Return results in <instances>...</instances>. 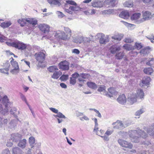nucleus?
<instances>
[{"label":"nucleus","mask_w":154,"mask_h":154,"mask_svg":"<svg viewBox=\"0 0 154 154\" xmlns=\"http://www.w3.org/2000/svg\"><path fill=\"white\" fill-rule=\"evenodd\" d=\"M151 78L149 77L145 76L142 79L141 85L142 86H147L149 84Z\"/></svg>","instance_id":"obj_15"},{"label":"nucleus","mask_w":154,"mask_h":154,"mask_svg":"<svg viewBox=\"0 0 154 154\" xmlns=\"http://www.w3.org/2000/svg\"><path fill=\"white\" fill-rule=\"evenodd\" d=\"M34 56L38 64H42L44 63L45 57V53L42 52L36 53L34 55Z\"/></svg>","instance_id":"obj_3"},{"label":"nucleus","mask_w":154,"mask_h":154,"mask_svg":"<svg viewBox=\"0 0 154 154\" xmlns=\"http://www.w3.org/2000/svg\"><path fill=\"white\" fill-rule=\"evenodd\" d=\"M142 144H144L145 145L146 147H151L152 148L154 149V144L152 146V144L149 141H146L142 143Z\"/></svg>","instance_id":"obj_44"},{"label":"nucleus","mask_w":154,"mask_h":154,"mask_svg":"<svg viewBox=\"0 0 154 154\" xmlns=\"http://www.w3.org/2000/svg\"><path fill=\"white\" fill-rule=\"evenodd\" d=\"M118 142L121 146L125 148L131 149L133 146L132 144L122 139H119Z\"/></svg>","instance_id":"obj_5"},{"label":"nucleus","mask_w":154,"mask_h":154,"mask_svg":"<svg viewBox=\"0 0 154 154\" xmlns=\"http://www.w3.org/2000/svg\"><path fill=\"white\" fill-rule=\"evenodd\" d=\"M79 75L77 72H75L72 75V77L76 79Z\"/></svg>","instance_id":"obj_64"},{"label":"nucleus","mask_w":154,"mask_h":154,"mask_svg":"<svg viewBox=\"0 0 154 154\" xmlns=\"http://www.w3.org/2000/svg\"><path fill=\"white\" fill-rule=\"evenodd\" d=\"M17 124V121L16 119L11 120L10 123V127L11 128H14L16 126Z\"/></svg>","instance_id":"obj_48"},{"label":"nucleus","mask_w":154,"mask_h":154,"mask_svg":"<svg viewBox=\"0 0 154 154\" xmlns=\"http://www.w3.org/2000/svg\"><path fill=\"white\" fill-rule=\"evenodd\" d=\"M91 39L90 38H83V43H90Z\"/></svg>","instance_id":"obj_57"},{"label":"nucleus","mask_w":154,"mask_h":154,"mask_svg":"<svg viewBox=\"0 0 154 154\" xmlns=\"http://www.w3.org/2000/svg\"><path fill=\"white\" fill-rule=\"evenodd\" d=\"M27 20L28 23L33 25L35 26L37 24V20L34 18H28Z\"/></svg>","instance_id":"obj_28"},{"label":"nucleus","mask_w":154,"mask_h":154,"mask_svg":"<svg viewBox=\"0 0 154 154\" xmlns=\"http://www.w3.org/2000/svg\"><path fill=\"white\" fill-rule=\"evenodd\" d=\"M147 133L150 136H153L154 138V126L149 128H144Z\"/></svg>","instance_id":"obj_21"},{"label":"nucleus","mask_w":154,"mask_h":154,"mask_svg":"<svg viewBox=\"0 0 154 154\" xmlns=\"http://www.w3.org/2000/svg\"><path fill=\"white\" fill-rule=\"evenodd\" d=\"M144 97H128V101L130 103L132 104L136 101L140 102L144 99Z\"/></svg>","instance_id":"obj_12"},{"label":"nucleus","mask_w":154,"mask_h":154,"mask_svg":"<svg viewBox=\"0 0 154 154\" xmlns=\"http://www.w3.org/2000/svg\"><path fill=\"white\" fill-rule=\"evenodd\" d=\"M4 66L6 68L0 69V72L8 74V71L10 66V64L9 63L8 61H7L4 63Z\"/></svg>","instance_id":"obj_17"},{"label":"nucleus","mask_w":154,"mask_h":154,"mask_svg":"<svg viewBox=\"0 0 154 154\" xmlns=\"http://www.w3.org/2000/svg\"><path fill=\"white\" fill-rule=\"evenodd\" d=\"M61 0H48L49 3L60 6L61 5Z\"/></svg>","instance_id":"obj_32"},{"label":"nucleus","mask_w":154,"mask_h":154,"mask_svg":"<svg viewBox=\"0 0 154 154\" xmlns=\"http://www.w3.org/2000/svg\"><path fill=\"white\" fill-rule=\"evenodd\" d=\"M68 78V75H62L60 78V79L62 81L66 80Z\"/></svg>","instance_id":"obj_54"},{"label":"nucleus","mask_w":154,"mask_h":154,"mask_svg":"<svg viewBox=\"0 0 154 154\" xmlns=\"http://www.w3.org/2000/svg\"><path fill=\"white\" fill-rule=\"evenodd\" d=\"M58 66L59 68L63 70H68L69 69V63L66 60L60 62Z\"/></svg>","instance_id":"obj_8"},{"label":"nucleus","mask_w":154,"mask_h":154,"mask_svg":"<svg viewBox=\"0 0 154 154\" xmlns=\"http://www.w3.org/2000/svg\"><path fill=\"white\" fill-rule=\"evenodd\" d=\"M26 139H24L23 140H20L17 145L22 149H24L26 146Z\"/></svg>","instance_id":"obj_24"},{"label":"nucleus","mask_w":154,"mask_h":154,"mask_svg":"<svg viewBox=\"0 0 154 154\" xmlns=\"http://www.w3.org/2000/svg\"><path fill=\"white\" fill-rule=\"evenodd\" d=\"M143 2L145 3H152L154 5V2L153 0H142Z\"/></svg>","instance_id":"obj_56"},{"label":"nucleus","mask_w":154,"mask_h":154,"mask_svg":"<svg viewBox=\"0 0 154 154\" xmlns=\"http://www.w3.org/2000/svg\"><path fill=\"white\" fill-rule=\"evenodd\" d=\"M15 42H6V44L9 46H11L14 48L15 45Z\"/></svg>","instance_id":"obj_60"},{"label":"nucleus","mask_w":154,"mask_h":154,"mask_svg":"<svg viewBox=\"0 0 154 154\" xmlns=\"http://www.w3.org/2000/svg\"><path fill=\"white\" fill-rule=\"evenodd\" d=\"M8 123V120L7 119H3L0 117V127H2L7 125Z\"/></svg>","instance_id":"obj_25"},{"label":"nucleus","mask_w":154,"mask_h":154,"mask_svg":"<svg viewBox=\"0 0 154 154\" xmlns=\"http://www.w3.org/2000/svg\"><path fill=\"white\" fill-rule=\"evenodd\" d=\"M144 112V110L143 109H140L137 110L135 113V115L136 116H139L141 114H142Z\"/></svg>","instance_id":"obj_51"},{"label":"nucleus","mask_w":154,"mask_h":154,"mask_svg":"<svg viewBox=\"0 0 154 154\" xmlns=\"http://www.w3.org/2000/svg\"><path fill=\"white\" fill-rule=\"evenodd\" d=\"M125 7H131L133 5V3L131 1L126 2L124 4Z\"/></svg>","instance_id":"obj_47"},{"label":"nucleus","mask_w":154,"mask_h":154,"mask_svg":"<svg viewBox=\"0 0 154 154\" xmlns=\"http://www.w3.org/2000/svg\"><path fill=\"white\" fill-rule=\"evenodd\" d=\"M122 38V36L119 34H115L112 37V38L118 41L121 40Z\"/></svg>","instance_id":"obj_41"},{"label":"nucleus","mask_w":154,"mask_h":154,"mask_svg":"<svg viewBox=\"0 0 154 154\" xmlns=\"http://www.w3.org/2000/svg\"><path fill=\"white\" fill-rule=\"evenodd\" d=\"M49 109L53 112L57 113L56 115L54 114L53 115V116L55 118H57V117H58L60 118H64V119L66 118V117L61 112H59L58 109L52 107L49 108Z\"/></svg>","instance_id":"obj_6"},{"label":"nucleus","mask_w":154,"mask_h":154,"mask_svg":"<svg viewBox=\"0 0 154 154\" xmlns=\"http://www.w3.org/2000/svg\"><path fill=\"white\" fill-rule=\"evenodd\" d=\"M9 109L7 108L3 109L2 105L0 104V114L3 115H6L8 113Z\"/></svg>","instance_id":"obj_27"},{"label":"nucleus","mask_w":154,"mask_h":154,"mask_svg":"<svg viewBox=\"0 0 154 154\" xmlns=\"http://www.w3.org/2000/svg\"><path fill=\"white\" fill-rule=\"evenodd\" d=\"M87 84L88 86L93 89H96L97 87V85L94 83L92 82H88Z\"/></svg>","instance_id":"obj_33"},{"label":"nucleus","mask_w":154,"mask_h":154,"mask_svg":"<svg viewBox=\"0 0 154 154\" xmlns=\"http://www.w3.org/2000/svg\"><path fill=\"white\" fill-rule=\"evenodd\" d=\"M120 47H117L116 45H113L110 48V52L112 54H115L116 52L120 51Z\"/></svg>","instance_id":"obj_22"},{"label":"nucleus","mask_w":154,"mask_h":154,"mask_svg":"<svg viewBox=\"0 0 154 154\" xmlns=\"http://www.w3.org/2000/svg\"><path fill=\"white\" fill-rule=\"evenodd\" d=\"M148 52V48H145L141 49L140 51V53L141 54H143V56L144 55L146 54Z\"/></svg>","instance_id":"obj_45"},{"label":"nucleus","mask_w":154,"mask_h":154,"mask_svg":"<svg viewBox=\"0 0 154 154\" xmlns=\"http://www.w3.org/2000/svg\"><path fill=\"white\" fill-rule=\"evenodd\" d=\"M66 4H68L74 5V6H77L76 3L74 1L72 0H67L66 1Z\"/></svg>","instance_id":"obj_52"},{"label":"nucleus","mask_w":154,"mask_h":154,"mask_svg":"<svg viewBox=\"0 0 154 154\" xmlns=\"http://www.w3.org/2000/svg\"><path fill=\"white\" fill-rule=\"evenodd\" d=\"M143 71L146 74L150 75L153 72V70L151 67H147L144 68Z\"/></svg>","instance_id":"obj_30"},{"label":"nucleus","mask_w":154,"mask_h":154,"mask_svg":"<svg viewBox=\"0 0 154 154\" xmlns=\"http://www.w3.org/2000/svg\"><path fill=\"white\" fill-rule=\"evenodd\" d=\"M100 36V38L99 39V43L100 44H105L109 41V39L108 37H106L105 35L103 33L99 34Z\"/></svg>","instance_id":"obj_16"},{"label":"nucleus","mask_w":154,"mask_h":154,"mask_svg":"<svg viewBox=\"0 0 154 154\" xmlns=\"http://www.w3.org/2000/svg\"><path fill=\"white\" fill-rule=\"evenodd\" d=\"M29 142L30 144V146L31 148H33L34 146L35 143V138L33 137H31L29 138Z\"/></svg>","instance_id":"obj_38"},{"label":"nucleus","mask_w":154,"mask_h":154,"mask_svg":"<svg viewBox=\"0 0 154 154\" xmlns=\"http://www.w3.org/2000/svg\"><path fill=\"white\" fill-rule=\"evenodd\" d=\"M124 42L126 43H131L133 42V40L131 38H127L125 39Z\"/></svg>","instance_id":"obj_59"},{"label":"nucleus","mask_w":154,"mask_h":154,"mask_svg":"<svg viewBox=\"0 0 154 154\" xmlns=\"http://www.w3.org/2000/svg\"><path fill=\"white\" fill-rule=\"evenodd\" d=\"M108 93L111 95L116 94L117 92L115 90V88L113 87H110L108 89Z\"/></svg>","instance_id":"obj_39"},{"label":"nucleus","mask_w":154,"mask_h":154,"mask_svg":"<svg viewBox=\"0 0 154 154\" xmlns=\"http://www.w3.org/2000/svg\"><path fill=\"white\" fill-rule=\"evenodd\" d=\"M61 75L62 73L60 71H55L54 72L51 77L54 79H57Z\"/></svg>","instance_id":"obj_29"},{"label":"nucleus","mask_w":154,"mask_h":154,"mask_svg":"<svg viewBox=\"0 0 154 154\" xmlns=\"http://www.w3.org/2000/svg\"><path fill=\"white\" fill-rule=\"evenodd\" d=\"M117 101L121 104H124L126 102V97H118L117 99Z\"/></svg>","instance_id":"obj_26"},{"label":"nucleus","mask_w":154,"mask_h":154,"mask_svg":"<svg viewBox=\"0 0 154 154\" xmlns=\"http://www.w3.org/2000/svg\"><path fill=\"white\" fill-rule=\"evenodd\" d=\"M122 22L125 25L128 26L132 27L134 25V24L128 23L126 22L122 21Z\"/></svg>","instance_id":"obj_63"},{"label":"nucleus","mask_w":154,"mask_h":154,"mask_svg":"<svg viewBox=\"0 0 154 154\" xmlns=\"http://www.w3.org/2000/svg\"><path fill=\"white\" fill-rule=\"evenodd\" d=\"M18 22L19 23L21 26H23L25 25L27 22V19H19L18 20Z\"/></svg>","instance_id":"obj_40"},{"label":"nucleus","mask_w":154,"mask_h":154,"mask_svg":"<svg viewBox=\"0 0 154 154\" xmlns=\"http://www.w3.org/2000/svg\"><path fill=\"white\" fill-rule=\"evenodd\" d=\"M12 152L13 154H23V152L18 147H15L12 149Z\"/></svg>","instance_id":"obj_23"},{"label":"nucleus","mask_w":154,"mask_h":154,"mask_svg":"<svg viewBox=\"0 0 154 154\" xmlns=\"http://www.w3.org/2000/svg\"><path fill=\"white\" fill-rule=\"evenodd\" d=\"M112 125L114 126L113 127V128L117 129H121V128H125L126 127L124 126L121 121L119 120H117L116 122H113Z\"/></svg>","instance_id":"obj_13"},{"label":"nucleus","mask_w":154,"mask_h":154,"mask_svg":"<svg viewBox=\"0 0 154 154\" xmlns=\"http://www.w3.org/2000/svg\"><path fill=\"white\" fill-rule=\"evenodd\" d=\"M48 69L50 72H54L58 70V69L56 66H49L48 68Z\"/></svg>","instance_id":"obj_34"},{"label":"nucleus","mask_w":154,"mask_h":154,"mask_svg":"<svg viewBox=\"0 0 154 154\" xmlns=\"http://www.w3.org/2000/svg\"><path fill=\"white\" fill-rule=\"evenodd\" d=\"M64 8L66 12L71 14H72L73 12L78 11L80 10V8L77 6H70L67 4H65Z\"/></svg>","instance_id":"obj_4"},{"label":"nucleus","mask_w":154,"mask_h":154,"mask_svg":"<svg viewBox=\"0 0 154 154\" xmlns=\"http://www.w3.org/2000/svg\"><path fill=\"white\" fill-rule=\"evenodd\" d=\"M71 30L68 27H64V32L58 31L55 35V37L59 41H66L69 39L71 36Z\"/></svg>","instance_id":"obj_1"},{"label":"nucleus","mask_w":154,"mask_h":154,"mask_svg":"<svg viewBox=\"0 0 154 154\" xmlns=\"http://www.w3.org/2000/svg\"><path fill=\"white\" fill-rule=\"evenodd\" d=\"M118 3L117 0H105L104 4L109 8H113L116 6Z\"/></svg>","instance_id":"obj_11"},{"label":"nucleus","mask_w":154,"mask_h":154,"mask_svg":"<svg viewBox=\"0 0 154 154\" xmlns=\"http://www.w3.org/2000/svg\"><path fill=\"white\" fill-rule=\"evenodd\" d=\"M123 47L127 51H132L134 49L133 46L129 44H125Z\"/></svg>","instance_id":"obj_37"},{"label":"nucleus","mask_w":154,"mask_h":154,"mask_svg":"<svg viewBox=\"0 0 154 154\" xmlns=\"http://www.w3.org/2000/svg\"><path fill=\"white\" fill-rule=\"evenodd\" d=\"M2 103L5 106V108H7L8 109L9 107H11L10 106L12 104L11 103L9 102L8 97H3Z\"/></svg>","instance_id":"obj_14"},{"label":"nucleus","mask_w":154,"mask_h":154,"mask_svg":"<svg viewBox=\"0 0 154 154\" xmlns=\"http://www.w3.org/2000/svg\"><path fill=\"white\" fill-rule=\"evenodd\" d=\"M146 64L154 68V59L151 58L150 60L146 63Z\"/></svg>","instance_id":"obj_46"},{"label":"nucleus","mask_w":154,"mask_h":154,"mask_svg":"<svg viewBox=\"0 0 154 154\" xmlns=\"http://www.w3.org/2000/svg\"><path fill=\"white\" fill-rule=\"evenodd\" d=\"M140 13H134L131 16V19L132 20H137L140 17Z\"/></svg>","instance_id":"obj_36"},{"label":"nucleus","mask_w":154,"mask_h":154,"mask_svg":"<svg viewBox=\"0 0 154 154\" xmlns=\"http://www.w3.org/2000/svg\"><path fill=\"white\" fill-rule=\"evenodd\" d=\"M106 87L104 85H101L98 87L97 91L99 92H102L105 90Z\"/></svg>","instance_id":"obj_50"},{"label":"nucleus","mask_w":154,"mask_h":154,"mask_svg":"<svg viewBox=\"0 0 154 154\" xmlns=\"http://www.w3.org/2000/svg\"><path fill=\"white\" fill-rule=\"evenodd\" d=\"M11 113V114L13 115L15 117H16L17 116L15 115V113L17 112L16 108L14 107L11 109L10 111Z\"/></svg>","instance_id":"obj_55"},{"label":"nucleus","mask_w":154,"mask_h":154,"mask_svg":"<svg viewBox=\"0 0 154 154\" xmlns=\"http://www.w3.org/2000/svg\"><path fill=\"white\" fill-rule=\"evenodd\" d=\"M133 47L134 48V49H136L137 50H139L143 47V46L141 43L136 42H135L134 45Z\"/></svg>","instance_id":"obj_43"},{"label":"nucleus","mask_w":154,"mask_h":154,"mask_svg":"<svg viewBox=\"0 0 154 154\" xmlns=\"http://www.w3.org/2000/svg\"><path fill=\"white\" fill-rule=\"evenodd\" d=\"M27 47L26 44L19 41L15 42L14 48L20 50L25 49Z\"/></svg>","instance_id":"obj_9"},{"label":"nucleus","mask_w":154,"mask_h":154,"mask_svg":"<svg viewBox=\"0 0 154 154\" xmlns=\"http://www.w3.org/2000/svg\"><path fill=\"white\" fill-rule=\"evenodd\" d=\"M119 16L125 19H128L130 16L129 13L127 11H124L120 13L119 14Z\"/></svg>","instance_id":"obj_19"},{"label":"nucleus","mask_w":154,"mask_h":154,"mask_svg":"<svg viewBox=\"0 0 154 154\" xmlns=\"http://www.w3.org/2000/svg\"><path fill=\"white\" fill-rule=\"evenodd\" d=\"M11 24V23L10 21L4 22L0 24V26L2 27L5 28L8 27Z\"/></svg>","instance_id":"obj_35"},{"label":"nucleus","mask_w":154,"mask_h":154,"mask_svg":"<svg viewBox=\"0 0 154 154\" xmlns=\"http://www.w3.org/2000/svg\"><path fill=\"white\" fill-rule=\"evenodd\" d=\"M11 59V60L10 63L14 69H12L11 71V72L14 74L16 72V71H19V67L18 63L16 61L14 60V59L12 57H11L10 59Z\"/></svg>","instance_id":"obj_7"},{"label":"nucleus","mask_w":154,"mask_h":154,"mask_svg":"<svg viewBox=\"0 0 154 154\" xmlns=\"http://www.w3.org/2000/svg\"><path fill=\"white\" fill-rule=\"evenodd\" d=\"M1 154H11V153L9 150L7 149L3 150L2 151Z\"/></svg>","instance_id":"obj_58"},{"label":"nucleus","mask_w":154,"mask_h":154,"mask_svg":"<svg viewBox=\"0 0 154 154\" xmlns=\"http://www.w3.org/2000/svg\"><path fill=\"white\" fill-rule=\"evenodd\" d=\"M124 56V54L123 52H120L117 53L116 55V58L119 60L122 59Z\"/></svg>","instance_id":"obj_42"},{"label":"nucleus","mask_w":154,"mask_h":154,"mask_svg":"<svg viewBox=\"0 0 154 154\" xmlns=\"http://www.w3.org/2000/svg\"><path fill=\"white\" fill-rule=\"evenodd\" d=\"M113 11L114 10L112 9H109L103 11V13H104L105 14H110L112 13Z\"/></svg>","instance_id":"obj_53"},{"label":"nucleus","mask_w":154,"mask_h":154,"mask_svg":"<svg viewBox=\"0 0 154 154\" xmlns=\"http://www.w3.org/2000/svg\"><path fill=\"white\" fill-rule=\"evenodd\" d=\"M75 79L71 77L70 79V83L72 85H74L76 82V80Z\"/></svg>","instance_id":"obj_61"},{"label":"nucleus","mask_w":154,"mask_h":154,"mask_svg":"<svg viewBox=\"0 0 154 154\" xmlns=\"http://www.w3.org/2000/svg\"><path fill=\"white\" fill-rule=\"evenodd\" d=\"M137 94L138 96H143L144 95L143 91L140 89H138L137 90Z\"/></svg>","instance_id":"obj_49"},{"label":"nucleus","mask_w":154,"mask_h":154,"mask_svg":"<svg viewBox=\"0 0 154 154\" xmlns=\"http://www.w3.org/2000/svg\"><path fill=\"white\" fill-rule=\"evenodd\" d=\"M151 16V13L148 11H146L143 13V18L145 20H147Z\"/></svg>","instance_id":"obj_31"},{"label":"nucleus","mask_w":154,"mask_h":154,"mask_svg":"<svg viewBox=\"0 0 154 154\" xmlns=\"http://www.w3.org/2000/svg\"><path fill=\"white\" fill-rule=\"evenodd\" d=\"M103 2L100 1L93 2L92 3V5L94 7L101 8L103 6Z\"/></svg>","instance_id":"obj_20"},{"label":"nucleus","mask_w":154,"mask_h":154,"mask_svg":"<svg viewBox=\"0 0 154 154\" xmlns=\"http://www.w3.org/2000/svg\"><path fill=\"white\" fill-rule=\"evenodd\" d=\"M131 131L133 133H137L140 136V137L137 136L132 137L131 140L133 142L139 143L140 141L141 137L143 138H145L147 136V134L145 132L140 129L137 130H133Z\"/></svg>","instance_id":"obj_2"},{"label":"nucleus","mask_w":154,"mask_h":154,"mask_svg":"<svg viewBox=\"0 0 154 154\" xmlns=\"http://www.w3.org/2000/svg\"><path fill=\"white\" fill-rule=\"evenodd\" d=\"M83 116L82 117H80L79 119L81 121H83L84 120H85L86 121H88L89 120V119L86 116L83 115Z\"/></svg>","instance_id":"obj_62"},{"label":"nucleus","mask_w":154,"mask_h":154,"mask_svg":"<svg viewBox=\"0 0 154 154\" xmlns=\"http://www.w3.org/2000/svg\"><path fill=\"white\" fill-rule=\"evenodd\" d=\"M22 138V135L18 133L13 134L11 135V139L13 142L18 141Z\"/></svg>","instance_id":"obj_18"},{"label":"nucleus","mask_w":154,"mask_h":154,"mask_svg":"<svg viewBox=\"0 0 154 154\" xmlns=\"http://www.w3.org/2000/svg\"><path fill=\"white\" fill-rule=\"evenodd\" d=\"M38 28L40 30L44 33H48L50 31V26L45 24L39 25Z\"/></svg>","instance_id":"obj_10"}]
</instances>
